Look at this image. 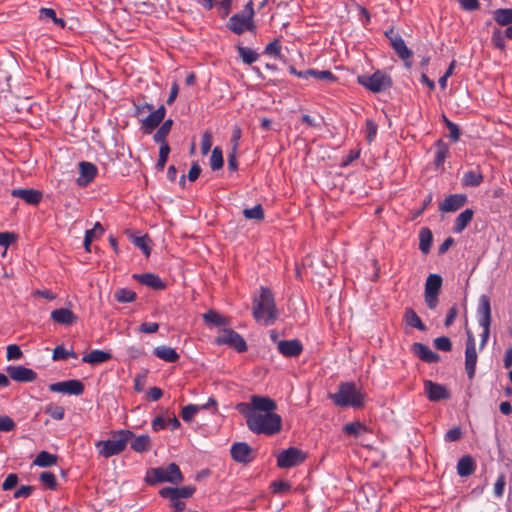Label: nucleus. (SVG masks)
Here are the masks:
<instances>
[{"instance_id":"f257e3e1","label":"nucleus","mask_w":512,"mask_h":512,"mask_svg":"<svg viewBox=\"0 0 512 512\" xmlns=\"http://www.w3.org/2000/svg\"><path fill=\"white\" fill-rule=\"evenodd\" d=\"M236 408L255 434L274 435L281 429V417L274 413L276 402L269 397L253 395L250 403H239Z\"/></svg>"},{"instance_id":"f03ea898","label":"nucleus","mask_w":512,"mask_h":512,"mask_svg":"<svg viewBox=\"0 0 512 512\" xmlns=\"http://www.w3.org/2000/svg\"><path fill=\"white\" fill-rule=\"evenodd\" d=\"M252 310L255 320L264 326L272 325L276 321L278 311L270 289L261 287L260 294L253 299Z\"/></svg>"},{"instance_id":"7ed1b4c3","label":"nucleus","mask_w":512,"mask_h":512,"mask_svg":"<svg viewBox=\"0 0 512 512\" xmlns=\"http://www.w3.org/2000/svg\"><path fill=\"white\" fill-rule=\"evenodd\" d=\"M329 398L336 406L358 409L364 406L366 394L354 382H342L338 391L330 394Z\"/></svg>"},{"instance_id":"20e7f679","label":"nucleus","mask_w":512,"mask_h":512,"mask_svg":"<svg viewBox=\"0 0 512 512\" xmlns=\"http://www.w3.org/2000/svg\"><path fill=\"white\" fill-rule=\"evenodd\" d=\"M134 438V433L130 430H118L113 432L112 438L108 440H100L96 442L95 446L98 449L99 455L104 458H110L122 453L127 443Z\"/></svg>"},{"instance_id":"39448f33","label":"nucleus","mask_w":512,"mask_h":512,"mask_svg":"<svg viewBox=\"0 0 512 512\" xmlns=\"http://www.w3.org/2000/svg\"><path fill=\"white\" fill-rule=\"evenodd\" d=\"M254 8L253 2L250 0L244 7V10L232 15L227 23V27L233 33L241 35L246 31L254 32Z\"/></svg>"},{"instance_id":"423d86ee","label":"nucleus","mask_w":512,"mask_h":512,"mask_svg":"<svg viewBox=\"0 0 512 512\" xmlns=\"http://www.w3.org/2000/svg\"><path fill=\"white\" fill-rule=\"evenodd\" d=\"M146 481L152 485L163 482L178 484L183 481V475L178 465L170 463L166 467L149 469L146 474Z\"/></svg>"},{"instance_id":"0eeeda50","label":"nucleus","mask_w":512,"mask_h":512,"mask_svg":"<svg viewBox=\"0 0 512 512\" xmlns=\"http://www.w3.org/2000/svg\"><path fill=\"white\" fill-rule=\"evenodd\" d=\"M478 323L482 327L480 348H483L490 335L491 325V305L490 298L487 295H481L477 307Z\"/></svg>"},{"instance_id":"6e6552de","label":"nucleus","mask_w":512,"mask_h":512,"mask_svg":"<svg viewBox=\"0 0 512 512\" xmlns=\"http://www.w3.org/2000/svg\"><path fill=\"white\" fill-rule=\"evenodd\" d=\"M357 82L373 93H380L392 85L390 76L380 70L372 75L358 76Z\"/></svg>"},{"instance_id":"1a4fd4ad","label":"nucleus","mask_w":512,"mask_h":512,"mask_svg":"<svg viewBox=\"0 0 512 512\" xmlns=\"http://www.w3.org/2000/svg\"><path fill=\"white\" fill-rule=\"evenodd\" d=\"M306 459V454L297 447H290L277 455V466L282 469L300 465Z\"/></svg>"},{"instance_id":"9d476101","label":"nucleus","mask_w":512,"mask_h":512,"mask_svg":"<svg viewBox=\"0 0 512 512\" xmlns=\"http://www.w3.org/2000/svg\"><path fill=\"white\" fill-rule=\"evenodd\" d=\"M385 35L389 39L395 53L405 62L406 67L410 68L412 51L407 47L401 35L395 33L392 29L389 32H386Z\"/></svg>"},{"instance_id":"9b49d317","label":"nucleus","mask_w":512,"mask_h":512,"mask_svg":"<svg viewBox=\"0 0 512 512\" xmlns=\"http://www.w3.org/2000/svg\"><path fill=\"white\" fill-rule=\"evenodd\" d=\"M477 363V352L475 338L472 333H467L466 349H465V370L468 378L472 379L475 375Z\"/></svg>"},{"instance_id":"f8f14e48","label":"nucleus","mask_w":512,"mask_h":512,"mask_svg":"<svg viewBox=\"0 0 512 512\" xmlns=\"http://www.w3.org/2000/svg\"><path fill=\"white\" fill-rule=\"evenodd\" d=\"M217 344H226L233 347L237 352L247 350V344L243 337L232 329H224L222 334L216 339Z\"/></svg>"},{"instance_id":"ddd939ff","label":"nucleus","mask_w":512,"mask_h":512,"mask_svg":"<svg viewBox=\"0 0 512 512\" xmlns=\"http://www.w3.org/2000/svg\"><path fill=\"white\" fill-rule=\"evenodd\" d=\"M166 109L161 105L158 109L150 111V113L142 119L141 129L144 134H150L164 120Z\"/></svg>"},{"instance_id":"4468645a","label":"nucleus","mask_w":512,"mask_h":512,"mask_svg":"<svg viewBox=\"0 0 512 512\" xmlns=\"http://www.w3.org/2000/svg\"><path fill=\"white\" fill-rule=\"evenodd\" d=\"M49 390L68 395H81L84 392V385L80 380L73 379L50 384Z\"/></svg>"},{"instance_id":"2eb2a0df","label":"nucleus","mask_w":512,"mask_h":512,"mask_svg":"<svg viewBox=\"0 0 512 512\" xmlns=\"http://www.w3.org/2000/svg\"><path fill=\"white\" fill-rule=\"evenodd\" d=\"M231 456L235 462L249 463L254 459L253 450L246 442H236L231 446Z\"/></svg>"},{"instance_id":"dca6fc26","label":"nucleus","mask_w":512,"mask_h":512,"mask_svg":"<svg viewBox=\"0 0 512 512\" xmlns=\"http://www.w3.org/2000/svg\"><path fill=\"white\" fill-rule=\"evenodd\" d=\"M195 492L193 486H182V487H164L159 491V494L163 498L169 500L187 499L190 498Z\"/></svg>"},{"instance_id":"f3484780","label":"nucleus","mask_w":512,"mask_h":512,"mask_svg":"<svg viewBox=\"0 0 512 512\" xmlns=\"http://www.w3.org/2000/svg\"><path fill=\"white\" fill-rule=\"evenodd\" d=\"M7 373L12 380L17 382H33L37 379V373L34 370L21 365L8 366Z\"/></svg>"},{"instance_id":"a211bd4d","label":"nucleus","mask_w":512,"mask_h":512,"mask_svg":"<svg viewBox=\"0 0 512 512\" xmlns=\"http://www.w3.org/2000/svg\"><path fill=\"white\" fill-rule=\"evenodd\" d=\"M466 202L467 196L465 194H451L439 204V210L443 213L455 212L462 208Z\"/></svg>"},{"instance_id":"6ab92c4d","label":"nucleus","mask_w":512,"mask_h":512,"mask_svg":"<svg viewBox=\"0 0 512 512\" xmlns=\"http://www.w3.org/2000/svg\"><path fill=\"white\" fill-rule=\"evenodd\" d=\"M424 389L427 398L430 401L437 402L440 400L448 399L450 396L448 390L444 385L432 382L430 380H426L424 382Z\"/></svg>"},{"instance_id":"aec40b11","label":"nucleus","mask_w":512,"mask_h":512,"mask_svg":"<svg viewBox=\"0 0 512 512\" xmlns=\"http://www.w3.org/2000/svg\"><path fill=\"white\" fill-rule=\"evenodd\" d=\"M97 174V167L91 163L82 161L79 163V177L76 182L80 187L88 186Z\"/></svg>"},{"instance_id":"412c9836","label":"nucleus","mask_w":512,"mask_h":512,"mask_svg":"<svg viewBox=\"0 0 512 512\" xmlns=\"http://www.w3.org/2000/svg\"><path fill=\"white\" fill-rule=\"evenodd\" d=\"M277 349L285 357H297L302 353L303 345L298 339L279 340Z\"/></svg>"},{"instance_id":"4be33fe9","label":"nucleus","mask_w":512,"mask_h":512,"mask_svg":"<svg viewBox=\"0 0 512 512\" xmlns=\"http://www.w3.org/2000/svg\"><path fill=\"white\" fill-rule=\"evenodd\" d=\"M11 195L30 205H37L42 199L41 192L35 189L17 188L11 191Z\"/></svg>"},{"instance_id":"5701e85b","label":"nucleus","mask_w":512,"mask_h":512,"mask_svg":"<svg viewBox=\"0 0 512 512\" xmlns=\"http://www.w3.org/2000/svg\"><path fill=\"white\" fill-rule=\"evenodd\" d=\"M412 352L426 363H436L440 360V356L437 353L433 352L427 345L419 342L412 345Z\"/></svg>"},{"instance_id":"b1692460","label":"nucleus","mask_w":512,"mask_h":512,"mask_svg":"<svg viewBox=\"0 0 512 512\" xmlns=\"http://www.w3.org/2000/svg\"><path fill=\"white\" fill-rule=\"evenodd\" d=\"M50 317L54 322L66 326H70L78 320L77 315L68 308L55 309L51 312Z\"/></svg>"},{"instance_id":"393cba45","label":"nucleus","mask_w":512,"mask_h":512,"mask_svg":"<svg viewBox=\"0 0 512 512\" xmlns=\"http://www.w3.org/2000/svg\"><path fill=\"white\" fill-rule=\"evenodd\" d=\"M474 216V211L470 208L465 209L462 211L455 219L452 232L454 234H460L462 233L470 224Z\"/></svg>"},{"instance_id":"a878e982","label":"nucleus","mask_w":512,"mask_h":512,"mask_svg":"<svg viewBox=\"0 0 512 512\" xmlns=\"http://www.w3.org/2000/svg\"><path fill=\"white\" fill-rule=\"evenodd\" d=\"M134 278L139 283L156 290H162L165 288V283L162 279L153 273L135 274Z\"/></svg>"},{"instance_id":"bb28decb","label":"nucleus","mask_w":512,"mask_h":512,"mask_svg":"<svg viewBox=\"0 0 512 512\" xmlns=\"http://www.w3.org/2000/svg\"><path fill=\"white\" fill-rule=\"evenodd\" d=\"M153 354L168 363H175L179 360L180 355L176 352L174 348H171L166 345L157 346L153 350Z\"/></svg>"},{"instance_id":"cd10ccee","label":"nucleus","mask_w":512,"mask_h":512,"mask_svg":"<svg viewBox=\"0 0 512 512\" xmlns=\"http://www.w3.org/2000/svg\"><path fill=\"white\" fill-rule=\"evenodd\" d=\"M475 468V461L469 455L463 456L458 460L457 473L460 477L470 476L475 471Z\"/></svg>"},{"instance_id":"c85d7f7f","label":"nucleus","mask_w":512,"mask_h":512,"mask_svg":"<svg viewBox=\"0 0 512 512\" xmlns=\"http://www.w3.org/2000/svg\"><path fill=\"white\" fill-rule=\"evenodd\" d=\"M111 359V354L102 350H92L88 354L84 355L82 358V362L96 365L107 362Z\"/></svg>"},{"instance_id":"c756f323","label":"nucleus","mask_w":512,"mask_h":512,"mask_svg":"<svg viewBox=\"0 0 512 512\" xmlns=\"http://www.w3.org/2000/svg\"><path fill=\"white\" fill-rule=\"evenodd\" d=\"M483 175L478 170H470L463 174L461 185L463 187H478L483 182Z\"/></svg>"},{"instance_id":"7c9ffc66","label":"nucleus","mask_w":512,"mask_h":512,"mask_svg":"<svg viewBox=\"0 0 512 512\" xmlns=\"http://www.w3.org/2000/svg\"><path fill=\"white\" fill-rule=\"evenodd\" d=\"M493 19L500 26L512 24V8H499L493 11Z\"/></svg>"},{"instance_id":"2f4dec72","label":"nucleus","mask_w":512,"mask_h":512,"mask_svg":"<svg viewBox=\"0 0 512 512\" xmlns=\"http://www.w3.org/2000/svg\"><path fill=\"white\" fill-rule=\"evenodd\" d=\"M442 283L443 280L439 274H430L425 282L424 293L439 295Z\"/></svg>"},{"instance_id":"473e14b6","label":"nucleus","mask_w":512,"mask_h":512,"mask_svg":"<svg viewBox=\"0 0 512 512\" xmlns=\"http://www.w3.org/2000/svg\"><path fill=\"white\" fill-rule=\"evenodd\" d=\"M433 235L429 228L419 231V249L423 254H428L432 245Z\"/></svg>"},{"instance_id":"72a5a7b5","label":"nucleus","mask_w":512,"mask_h":512,"mask_svg":"<svg viewBox=\"0 0 512 512\" xmlns=\"http://www.w3.org/2000/svg\"><path fill=\"white\" fill-rule=\"evenodd\" d=\"M57 463V456L47 451H41L33 460V464L38 467H51Z\"/></svg>"},{"instance_id":"f704fd0d","label":"nucleus","mask_w":512,"mask_h":512,"mask_svg":"<svg viewBox=\"0 0 512 512\" xmlns=\"http://www.w3.org/2000/svg\"><path fill=\"white\" fill-rule=\"evenodd\" d=\"M151 448V439L148 435L135 437L131 442V449L138 453H143Z\"/></svg>"},{"instance_id":"c9c22d12","label":"nucleus","mask_w":512,"mask_h":512,"mask_svg":"<svg viewBox=\"0 0 512 512\" xmlns=\"http://www.w3.org/2000/svg\"><path fill=\"white\" fill-rule=\"evenodd\" d=\"M203 319L206 324H210L217 327L228 325V321L225 317L217 313L216 311L209 310L203 315Z\"/></svg>"},{"instance_id":"e433bc0d","label":"nucleus","mask_w":512,"mask_h":512,"mask_svg":"<svg viewBox=\"0 0 512 512\" xmlns=\"http://www.w3.org/2000/svg\"><path fill=\"white\" fill-rule=\"evenodd\" d=\"M449 155V147L442 141L437 142V151L435 153L434 163L436 168H441Z\"/></svg>"},{"instance_id":"4c0bfd02","label":"nucleus","mask_w":512,"mask_h":512,"mask_svg":"<svg viewBox=\"0 0 512 512\" xmlns=\"http://www.w3.org/2000/svg\"><path fill=\"white\" fill-rule=\"evenodd\" d=\"M173 125V121L171 119H168L162 123V125L159 127V129L156 131V133L153 136V139L156 143H167L166 137L169 134L171 128Z\"/></svg>"},{"instance_id":"58836bf2","label":"nucleus","mask_w":512,"mask_h":512,"mask_svg":"<svg viewBox=\"0 0 512 512\" xmlns=\"http://www.w3.org/2000/svg\"><path fill=\"white\" fill-rule=\"evenodd\" d=\"M405 320L407 324L410 325L411 327L417 328L420 331L426 330V326L423 324L420 317L411 308L406 309Z\"/></svg>"},{"instance_id":"ea45409f","label":"nucleus","mask_w":512,"mask_h":512,"mask_svg":"<svg viewBox=\"0 0 512 512\" xmlns=\"http://www.w3.org/2000/svg\"><path fill=\"white\" fill-rule=\"evenodd\" d=\"M309 77H314L315 79L322 80V81H328L332 82L336 80V77L334 74L328 70H315V69H308L306 70V79Z\"/></svg>"},{"instance_id":"a19ab883","label":"nucleus","mask_w":512,"mask_h":512,"mask_svg":"<svg viewBox=\"0 0 512 512\" xmlns=\"http://www.w3.org/2000/svg\"><path fill=\"white\" fill-rule=\"evenodd\" d=\"M68 357L77 358L73 349L67 350L63 345H57L53 350L52 359L54 361L66 360Z\"/></svg>"},{"instance_id":"79ce46f5","label":"nucleus","mask_w":512,"mask_h":512,"mask_svg":"<svg viewBox=\"0 0 512 512\" xmlns=\"http://www.w3.org/2000/svg\"><path fill=\"white\" fill-rule=\"evenodd\" d=\"M238 54L245 64H252L258 59L256 51L248 47L238 46Z\"/></svg>"},{"instance_id":"37998d69","label":"nucleus","mask_w":512,"mask_h":512,"mask_svg":"<svg viewBox=\"0 0 512 512\" xmlns=\"http://www.w3.org/2000/svg\"><path fill=\"white\" fill-rule=\"evenodd\" d=\"M134 108H135L134 115H135V117H137V119L141 123L142 119L145 118L150 113V111H152L154 109V106H153V104H149L146 102H137V103L135 102Z\"/></svg>"},{"instance_id":"c03bdc74","label":"nucleus","mask_w":512,"mask_h":512,"mask_svg":"<svg viewBox=\"0 0 512 512\" xmlns=\"http://www.w3.org/2000/svg\"><path fill=\"white\" fill-rule=\"evenodd\" d=\"M114 297L120 303H130L135 300L136 293L130 289L122 288L116 290Z\"/></svg>"},{"instance_id":"a18cd8bd","label":"nucleus","mask_w":512,"mask_h":512,"mask_svg":"<svg viewBox=\"0 0 512 512\" xmlns=\"http://www.w3.org/2000/svg\"><path fill=\"white\" fill-rule=\"evenodd\" d=\"M505 31L502 32L500 29H494L491 36V42L495 48L503 51L506 48Z\"/></svg>"},{"instance_id":"49530a36","label":"nucleus","mask_w":512,"mask_h":512,"mask_svg":"<svg viewBox=\"0 0 512 512\" xmlns=\"http://www.w3.org/2000/svg\"><path fill=\"white\" fill-rule=\"evenodd\" d=\"M41 19H51L55 24L63 28L65 26V21L56 16V12L52 8H41L39 10Z\"/></svg>"},{"instance_id":"de8ad7c7","label":"nucleus","mask_w":512,"mask_h":512,"mask_svg":"<svg viewBox=\"0 0 512 512\" xmlns=\"http://www.w3.org/2000/svg\"><path fill=\"white\" fill-rule=\"evenodd\" d=\"M201 410L196 404H188L182 408L181 417L185 422H191L195 415Z\"/></svg>"},{"instance_id":"09e8293b","label":"nucleus","mask_w":512,"mask_h":512,"mask_svg":"<svg viewBox=\"0 0 512 512\" xmlns=\"http://www.w3.org/2000/svg\"><path fill=\"white\" fill-rule=\"evenodd\" d=\"M223 166V155L219 147H215L212 150L210 157V167L213 171L221 169Z\"/></svg>"},{"instance_id":"8fccbe9b","label":"nucleus","mask_w":512,"mask_h":512,"mask_svg":"<svg viewBox=\"0 0 512 512\" xmlns=\"http://www.w3.org/2000/svg\"><path fill=\"white\" fill-rule=\"evenodd\" d=\"M169 153H170V147H169L168 143L160 144L159 158H158V161L156 164V167L159 170L162 171L164 169L167 159H168V156H169Z\"/></svg>"},{"instance_id":"3c124183","label":"nucleus","mask_w":512,"mask_h":512,"mask_svg":"<svg viewBox=\"0 0 512 512\" xmlns=\"http://www.w3.org/2000/svg\"><path fill=\"white\" fill-rule=\"evenodd\" d=\"M243 214L246 219H264V211L261 205H255L252 208L244 209Z\"/></svg>"},{"instance_id":"603ef678","label":"nucleus","mask_w":512,"mask_h":512,"mask_svg":"<svg viewBox=\"0 0 512 512\" xmlns=\"http://www.w3.org/2000/svg\"><path fill=\"white\" fill-rule=\"evenodd\" d=\"M377 130H378L377 124L373 120L367 119L365 122L364 132H365L366 139L369 143H371L375 139V137L377 135Z\"/></svg>"},{"instance_id":"864d4df0","label":"nucleus","mask_w":512,"mask_h":512,"mask_svg":"<svg viewBox=\"0 0 512 512\" xmlns=\"http://www.w3.org/2000/svg\"><path fill=\"white\" fill-rule=\"evenodd\" d=\"M364 430H365V426L363 424H361L360 422L347 423L343 427V431L346 434H349L352 436H358Z\"/></svg>"},{"instance_id":"5fc2aeb1","label":"nucleus","mask_w":512,"mask_h":512,"mask_svg":"<svg viewBox=\"0 0 512 512\" xmlns=\"http://www.w3.org/2000/svg\"><path fill=\"white\" fill-rule=\"evenodd\" d=\"M149 239L147 236H138L133 239V243L136 247L142 250L145 256H149L151 253V248L148 245Z\"/></svg>"},{"instance_id":"6e6d98bb","label":"nucleus","mask_w":512,"mask_h":512,"mask_svg":"<svg viewBox=\"0 0 512 512\" xmlns=\"http://www.w3.org/2000/svg\"><path fill=\"white\" fill-rule=\"evenodd\" d=\"M434 346L436 349L444 352H448L452 349V343L446 336L438 337L434 340Z\"/></svg>"},{"instance_id":"4d7b16f0","label":"nucleus","mask_w":512,"mask_h":512,"mask_svg":"<svg viewBox=\"0 0 512 512\" xmlns=\"http://www.w3.org/2000/svg\"><path fill=\"white\" fill-rule=\"evenodd\" d=\"M15 427H16V424L11 417H9L7 415L0 416V431L1 432H10V431L14 430Z\"/></svg>"},{"instance_id":"13d9d810","label":"nucleus","mask_w":512,"mask_h":512,"mask_svg":"<svg viewBox=\"0 0 512 512\" xmlns=\"http://www.w3.org/2000/svg\"><path fill=\"white\" fill-rule=\"evenodd\" d=\"M40 481L46 485L48 488L50 489H54L56 487V484H57V480H56V477L53 473L51 472H42L40 474Z\"/></svg>"},{"instance_id":"bf43d9fd","label":"nucleus","mask_w":512,"mask_h":512,"mask_svg":"<svg viewBox=\"0 0 512 512\" xmlns=\"http://www.w3.org/2000/svg\"><path fill=\"white\" fill-rule=\"evenodd\" d=\"M45 413L49 414L55 420H62L65 415V410L61 406H49L45 409Z\"/></svg>"},{"instance_id":"052dcab7","label":"nucleus","mask_w":512,"mask_h":512,"mask_svg":"<svg viewBox=\"0 0 512 512\" xmlns=\"http://www.w3.org/2000/svg\"><path fill=\"white\" fill-rule=\"evenodd\" d=\"M505 488V475L503 473L499 474L497 480L494 484V495L497 498H501L504 494Z\"/></svg>"},{"instance_id":"680f3d73","label":"nucleus","mask_w":512,"mask_h":512,"mask_svg":"<svg viewBox=\"0 0 512 512\" xmlns=\"http://www.w3.org/2000/svg\"><path fill=\"white\" fill-rule=\"evenodd\" d=\"M22 356V351L20 347L16 344H11L7 346L6 357L8 360H18Z\"/></svg>"},{"instance_id":"e2e57ef3","label":"nucleus","mask_w":512,"mask_h":512,"mask_svg":"<svg viewBox=\"0 0 512 512\" xmlns=\"http://www.w3.org/2000/svg\"><path fill=\"white\" fill-rule=\"evenodd\" d=\"M212 146V136L209 132H205L201 138V153L206 155Z\"/></svg>"},{"instance_id":"0e129e2a","label":"nucleus","mask_w":512,"mask_h":512,"mask_svg":"<svg viewBox=\"0 0 512 512\" xmlns=\"http://www.w3.org/2000/svg\"><path fill=\"white\" fill-rule=\"evenodd\" d=\"M18 483V476L15 473L9 474L2 483V489L5 491L13 489Z\"/></svg>"},{"instance_id":"69168bd1","label":"nucleus","mask_w":512,"mask_h":512,"mask_svg":"<svg viewBox=\"0 0 512 512\" xmlns=\"http://www.w3.org/2000/svg\"><path fill=\"white\" fill-rule=\"evenodd\" d=\"M32 491H33V487L32 486H30V485H23V486H21L20 488H18L14 492L13 497L15 499H18V498H28L32 494Z\"/></svg>"},{"instance_id":"338daca9","label":"nucleus","mask_w":512,"mask_h":512,"mask_svg":"<svg viewBox=\"0 0 512 512\" xmlns=\"http://www.w3.org/2000/svg\"><path fill=\"white\" fill-rule=\"evenodd\" d=\"M85 234L93 239H97L104 234V228L99 222H96L92 229L86 230Z\"/></svg>"},{"instance_id":"774afa93","label":"nucleus","mask_w":512,"mask_h":512,"mask_svg":"<svg viewBox=\"0 0 512 512\" xmlns=\"http://www.w3.org/2000/svg\"><path fill=\"white\" fill-rule=\"evenodd\" d=\"M461 437V430L459 427H454L448 430L444 436L446 442H454L459 440Z\"/></svg>"}]
</instances>
